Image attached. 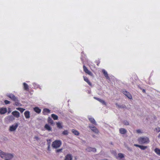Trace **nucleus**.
I'll list each match as a JSON object with an SVG mask.
<instances>
[{
  "label": "nucleus",
  "mask_w": 160,
  "mask_h": 160,
  "mask_svg": "<svg viewBox=\"0 0 160 160\" xmlns=\"http://www.w3.org/2000/svg\"><path fill=\"white\" fill-rule=\"evenodd\" d=\"M156 130L158 132H160V128L157 127L156 128Z\"/></svg>",
  "instance_id": "nucleus-37"
},
{
  "label": "nucleus",
  "mask_w": 160,
  "mask_h": 160,
  "mask_svg": "<svg viewBox=\"0 0 160 160\" xmlns=\"http://www.w3.org/2000/svg\"><path fill=\"white\" fill-rule=\"evenodd\" d=\"M111 153L114 154V155H116V152L115 151L112 150L111 151Z\"/></svg>",
  "instance_id": "nucleus-38"
},
{
  "label": "nucleus",
  "mask_w": 160,
  "mask_h": 160,
  "mask_svg": "<svg viewBox=\"0 0 160 160\" xmlns=\"http://www.w3.org/2000/svg\"><path fill=\"white\" fill-rule=\"evenodd\" d=\"M62 149H57V150H56V152H61L62 151Z\"/></svg>",
  "instance_id": "nucleus-40"
},
{
  "label": "nucleus",
  "mask_w": 160,
  "mask_h": 160,
  "mask_svg": "<svg viewBox=\"0 0 160 160\" xmlns=\"http://www.w3.org/2000/svg\"><path fill=\"white\" fill-rule=\"evenodd\" d=\"M62 144L60 140H56L53 142L52 143V147L53 148H59Z\"/></svg>",
  "instance_id": "nucleus-2"
},
{
  "label": "nucleus",
  "mask_w": 160,
  "mask_h": 160,
  "mask_svg": "<svg viewBox=\"0 0 160 160\" xmlns=\"http://www.w3.org/2000/svg\"><path fill=\"white\" fill-rule=\"evenodd\" d=\"M118 157H116L117 159H118V158H119L120 159H122L124 157V154L122 153H119L118 154Z\"/></svg>",
  "instance_id": "nucleus-24"
},
{
  "label": "nucleus",
  "mask_w": 160,
  "mask_h": 160,
  "mask_svg": "<svg viewBox=\"0 0 160 160\" xmlns=\"http://www.w3.org/2000/svg\"><path fill=\"white\" fill-rule=\"evenodd\" d=\"M44 128L49 131H51L52 130L51 128L47 124L45 125Z\"/></svg>",
  "instance_id": "nucleus-19"
},
{
  "label": "nucleus",
  "mask_w": 160,
  "mask_h": 160,
  "mask_svg": "<svg viewBox=\"0 0 160 160\" xmlns=\"http://www.w3.org/2000/svg\"><path fill=\"white\" fill-rule=\"evenodd\" d=\"M4 102L6 104H9L10 103V102L7 100H5Z\"/></svg>",
  "instance_id": "nucleus-34"
},
{
  "label": "nucleus",
  "mask_w": 160,
  "mask_h": 160,
  "mask_svg": "<svg viewBox=\"0 0 160 160\" xmlns=\"http://www.w3.org/2000/svg\"><path fill=\"white\" fill-rule=\"evenodd\" d=\"M9 119L11 120H13L14 119V118L12 116H10L9 117Z\"/></svg>",
  "instance_id": "nucleus-35"
},
{
  "label": "nucleus",
  "mask_w": 160,
  "mask_h": 160,
  "mask_svg": "<svg viewBox=\"0 0 160 160\" xmlns=\"http://www.w3.org/2000/svg\"><path fill=\"white\" fill-rule=\"evenodd\" d=\"M147 148H148L147 146L140 145V148L142 150H145V149H147Z\"/></svg>",
  "instance_id": "nucleus-32"
},
{
  "label": "nucleus",
  "mask_w": 160,
  "mask_h": 160,
  "mask_svg": "<svg viewBox=\"0 0 160 160\" xmlns=\"http://www.w3.org/2000/svg\"><path fill=\"white\" fill-rule=\"evenodd\" d=\"M34 138L35 139H36V140H38V139H39L38 138V137H37V136H35V137Z\"/></svg>",
  "instance_id": "nucleus-44"
},
{
  "label": "nucleus",
  "mask_w": 160,
  "mask_h": 160,
  "mask_svg": "<svg viewBox=\"0 0 160 160\" xmlns=\"http://www.w3.org/2000/svg\"><path fill=\"white\" fill-rule=\"evenodd\" d=\"M51 117L54 120H56L58 119V116L54 114H52L51 115Z\"/></svg>",
  "instance_id": "nucleus-27"
},
{
  "label": "nucleus",
  "mask_w": 160,
  "mask_h": 160,
  "mask_svg": "<svg viewBox=\"0 0 160 160\" xmlns=\"http://www.w3.org/2000/svg\"><path fill=\"white\" fill-rule=\"evenodd\" d=\"M12 114L16 118H18L20 117L19 112L17 111H15L12 112Z\"/></svg>",
  "instance_id": "nucleus-7"
},
{
  "label": "nucleus",
  "mask_w": 160,
  "mask_h": 160,
  "mask_svg": "<svg viewBox=\"0 0 160 160\" xmlns=\"http://www.w3.org/2000/svg\"><path fill=\"white\" fill-rule=\"evenodd\" d=\"M34 110L37 113H39L41 112V109L38 107L34 108Z\"/></svg>",
  "instance_id": "nucleus-21"
},
{
  "label": "nucleus",
  "mask_w": 160,
  "mask_h": 160,
  "mask_svg": "<svg viewBox=\"0 0 160 160\" xmlns=\"http://www.w3.org/2000/svg\"><path fill=\"white\" fill-rule=\"evenodd\" d=\"M123 123L126 125H129V123L128 122H127V121H124L123 122Z\"/></svg>",
  "instance_id": "nucleus-36"
},
{
  "label": "nucleus",
  "mask_w": 160,
  "mask_h": 160,
  "mask_svg": "<svg viewBox=\"0 0 160 160\" xmlns=\"http://www.w3.org/2000/svg\"><path fill=\"white\" fill-rule=\"evenodd\" d=\"M17 110L20 111L22 113L25 110V109L21 108H16Z\"/></svg>",
  "instance_id": "nucleus-29"
},
{
  "label": "nucleus",
  "mask_w": 160,
  "mask_h": 160,
  "mask_svg": "<svg viewBox=\"0 0 160 160\" xmlns=\"http://www.w3.org/2000/svg\"><path fill=\"white\" fill-rule=\"evenodd\" d=\"M83 69L84 71L87 74L90 75H92V73L89 70L85 65H83Z\"/></svg>",
  "instance_id": "nucleus-5"
},
{
  "label": "nucleus",
  "mask_w": 160,
  "mask_h": 160,
  "mask_svg": "<svg viewBox=\"0 0 160 160\" xmlns=\"http://www.w3.org/2000/svg\"><path fill=\"white\" fill-rule=\"evenodd\" d=\"M57 127L59 128H62V126L61 125V124L59 122H57L56 123Z\"/></svg>",
  "instance_id": "nucleus-30"
},
{
  "label": "nucleus",
  "mask_w": 160,
  "mask_h": 160,
  "mask_svg": "<svg viewBox=\"0 0 160 160\" xmlns=\"http://www.w3.org/2000/svg\"><path fill=\"white\" fill-rule=\"evenodd\" d=\"M83 78L84 79V80L91 87H92V83L91 82L89 81V79H88V78L85 76H83Z\"/></svg>",
  "instance_id": "nucleus-8"
},
{
  "label": "nucleus",
  "mask_w": 160,
  "mask_h": 160,
  "mask_svg": "<svg viewBox=\"0 0 160 160\" xmlns=\"http://www.w3.org/2000/svg\"><path fill=\"white\" fill-rule=\"evenodd\" d=\"M6 153L2 152L1 150H0V157L3 158L5 157Z\"/></svg>",
  "instance_id": "nucleus-26"
},
{
  "label": "nucleus",
  "mask_w": 160,
  "mask_h": 160,
  "mask_svg": "<svg viewBox=\"0 0 160 160\" xmlns=\"http://www.w3.org/2000/svg\"><path fill=\"white\" fill-rule=\"evenodd\" d=\"M136 132L137 133H141V131L140 129H138L136 130Z\"/></svg>",
  "instance_id": "nucleus-39"
},
{
  "label": "nucleus",
  "mask_w": 160,
  "mask_h": 160,
  "mask_svg": "<svg viewBox=\"0 0 160 160\" xmlns=\"http://www.w3.org/2000/svg\"><path fill=\"white\" fill-rule=\"evenodd\" d=\"M23 85L24 90L27 91H28L29 90V86L28 84L25 82H24L23 83Z\"/></svg>",
  "instance_id": "nucleus-17"
},
{
  "label": "nucleus",
  "mask_w": 160,
  "mask_h": 160,
  "mask_svg": "<svg viewBox=\"0 0 160 160\" xmlns=\"http://www.w3.org/2000/svg\"><path fill=\"white\" fill-rule=\"evenodd\" d=\"M123 93L127 96L129 99H131L132 98V96L129 92L126 91H123Z\"/></svg>",
  "instance_id": "nucleus-9"
},
{
  "label": "nucleus",
  "mask_w": 160,
  "mask_h": 160,
  "mask_svg": "<svg viewBox=\"0 0 160 160\" xmlns=\"http://www.w3.org/2000/svg\"><path fill=\"white\" fill-rule=\"evenodd\" d=\"M119 132L122 134H124L126 133L127 132V131L124 128H121L119 129Z\"/></svg>",
  "instance_id": "nucleus-13"
},
{
  "label": "nucleus",
  "mask_w": 160,
  "mask_h": 160,
  "mask_svg": "<svg viewBox=\"0 0 160 160\" xmlns=\"http://www.w3.org/2000/svg\"><path fill=\"white\" fill-rule=\"evenodd\" d=\"M62 134L63 135H67L68 134V132L67 130H65L62 132Z\"/></svg>",
  "instance_id": "nucleus-31"
},
{
  "label": "nucleus",
  "mask_w": 160,
  "mask_h": 160,
  "mask_svg": "<svg viewBox=\"0 0 160 160\" xmlns=\"http://www.w3.org/2000/svg\"><path fill=\"white\" fill-rule=\"evenodd\" d=\"M65 160H72V155L70 154L67 155L65 157Z\"/></svg>",
  "instance_id": "nucleus-18"
},
{
  "label": "nucleus",
  "mask_w": 160,
  "mask_h": 160,
  "mask_svg": "<svg viewBox=\"0 0 160 160\" xmlns=\"http://www.w3.org/2000/svg\"><path fill=\"white\" fill-rule=\"evenodd\" d=\"M18 123H16L15 125H13L10 126L9 128V131L11 132L15 131L18 128Z\"/></svg>",
  "instance_id": "nucleus-3"
},
{
  "label": "nucleus",
  "mask_w": 160,
  "mask_h": 160,
  "mask_svg": "<svg viewBox=\"0 0 160 160\" xmlns=\"http://www.w3.org/2000/svg\"><path fill=\"white\" fill-rule=\"evenodd\" d=\"M50 112V110L48 108H44L43 109L42 113L44 115H47Z\"/></svg>",
  "instance_id": "nucleus-12"
},
{
  "label": "nucleus",
  "mask_w": 160,
  "mask_h": 160,
  "mask_svg": "<svg viewBox=\"0 0 160 160\" xmlns=\"http://www.w3.org/2000/svg\"><path fill=\"white\" fill-rule=\"evenodd\" d=\"M48 141H49L50 142L51 141V140L50 139H49L48 140H47Z\"/></svg>",
  "instance_id": "nucleus-47"
},
{
  "label": "nucleus",
  "mask_w": 160,
  "mask_h": 160,
  "mask_svg": "<svg viewBox=\"0 0 160 160\" xmlns=\"http://www.w3.org/2000/svg\"><path fill=\"white\" fill-rule=\"evenodd\" d=\"M88 119L91 123L95 125H96V122L94 118L92 117L89 118Z\"/></svg>",
  "instance_id": "nucleus-15"
},
{
  "label": "nucleus",
  "mask_w": 160,
  "mask_h": 160,
  "mask_svg": "<svg viewBox=\"0 0 160 160\" xmlns=\"http://www.w3.org/2000/svg\"><path fill=\"white\" fill-rule=\"evenodd\" d=\"M75 159L76 160V159H77V158H76V157H75Z\"/></svg>",
  "instance_id": "nucleus-49"
},
{
  "label": "nucleus",
  "mask_w": 160,
  "mask_h": 160,
  "mask_svg": "<svg viewBox=\"0 0 160 160\" xmlns=\"http://www.w3.org/2000/svg\"><path fill=\"white\" fill-rule=\"evenodd\" d=\"M86 150L88 152H96V149L95 148H92L90 147H88L86 149Z\"/></svg>",
  "instance_id": "nucleus-14"
},
{
  "label": "nucleus",
  "mask_w": 160,
  "mask_h": 160,
  "mask_svg": "<svg viewBox=\"0 0 160 160\" xmlns=\"http://www.w3.org/2000/svg\"><path fill=\"white\" fill-rule=\"evenodd\" d=\"M8 97L10 98L13 101H17V99L15 96L12 94H10L8 96Z\"/></svg>",
  "instance_id": "nucleus-11"
},
{
  "label": "nucleus",
  "mask_w": 160,
  "mask_h": 160,
  "mask_svg": "<svg viewBox=\"0 0 160 160\" xmlns=\"http://www.w3.org/2000/svg\"><path fill=\"white\" fill-rule=\"evenodd\" d=\"M48 122L51 125H52L53 123V121L50 117H49L48 118Z\"/></svg>",
  "instance_id": "nucleus-25"
},
{
  "label": "nucleus",
  "mask_w": 160,
  "mask_h": 160,
  "mask_svg": "<svg viewBox=\"0 0 160 160\" xmlns=\"http://www.w3.org/2000/svg\"><path fill=\"white\" fill-rule=\"evenodd\" d=\"M158 137L159 138H160V133L159 134V135L158 136Z\"/></svg>",
  "instance_id": "nucleus-46"
},
{
  "label": "nucleus",
  "mask_w": 160,
  "mask_h": 160,
  "mask_svg": "<svg viewBox=\"0 0 160 160\" xmlns=\"http://www.w3.org/2000/svg\"><path fill=\"white\" fill-rule=\"evenodd\" d=\"M50 143H48V150H49V148H50Z\"/></svg>",
  "instance_id": "nucleus-45"
},
{
  "label": "nucleus",
  "mask_w": 160,
  "mask_h": 160,
  "mask_svg": "<svg viewBox=\"0 0 160 160\" xmlns=\"http://www.w3.org/2000/svg\"><path fill=\"white\" fill-rule=\"evenodd\" d=\"M138 141L141 144H147L150 142L149 138L147 137H140L138 138Z\"/></svg>",
  "instance_id": "nucleus-1"
},
{
  "label": "nucleus",
  "mask_w": 160,
  "mask_h": 160,
  "mask_svg": "<svg viewBox=\"0 0 160 160\" xmlns=\"http://www.w3.org/2000/svg\"><path fill=\"white\" fill-rule=\"evenodd\" d=\"M143 92H145V90H143Z\"/></svg>",
  "instance_id": "nucleus-48"
},
{
  "label": "nucleus",
  "mask_w": 160,
  "mask_h": 160,
  "mask_svg": "<svg viewBox=\"0 0 160 160\" xmlns=\"http://www.w3.org/2000/svg\"><path fill=\"white\" fill-rule=\"evenodd\" d=\"M116 104L117 105V106L119 108H126V106L124 105H119L117 103H116Z\"/></svg>",
  "instance_id": "nucleus-28"
},
{
  "label": "nucleus",
  "mask_w": 160,
  "mask_h": 160,
  "mask_svg": "<svg viewBox=\"0 0 160 160\" xmlns=\"http://www.w3.org/2000/svg\"><path fill=\"white\" fill-rule=\"evenodd\" d=\"M7 112V108H0V113L3 114Z\"/></svg>",
  "instance_id": "nucleus-10"
},
{
  "label": "nucleus",
  "mask_w": 160,
  "mask_h": 160,
  "mask_svg": "<svg viewBox=\"0 0 160 160\" xmlns=\"http://www.w3.org/2000/svg\"><path fill=\"white\" fill-rule=\"evenodd\" d=\"M24 114L26 118H30V112L28 111H25Z\"/></svg>",
  "instance_id": "nucleus-16"
},
{
  "label": "nucleus",
  "mask_w": 160,
  "mask_h": 160,
  "mask_svg": "<svg viewBox=\"0 0 160 160\" xmlns=\"http://www.w3.org/2000/svg\"><path fill=\"white\" fill-rule=\"evenodd\" d=\"M89 127L91 130L96 133H98L99 131L98 129L94 126H89Z\"/></svg>",
  "instance_id": "nucleus-6"
},
{
  "label": "nucleus",
  "mask_w": 160,
  "mask_h": 160,
  "mask_svg": "<svg viewBox=\"0 0 160 160\" xmlns=\"http://www.w3.org/2000/svg\"><path fill=\"white\" fill-rule=\"evenodd\" d=\"M108 160V159H103V160Z\"/></svg>",
  "instance_id": "nucleus-50"
},
{
  "label": "nucleus",
  "mask_w": 160,
  "mask_h": 160,
  "mask_svg": "<svg viewBox=\"0 0 160 160\" xmlns=\"http://www.w3.org/2000/svg\"><path fill=\"white\" fill-rule=\"evenodd\" d=\"M97 62V64L98 66H99V63H100V60H98V61Z\"/></svg>",
  "instance_id": "nucleus-43"
},
{
  "label": "nucleus",
  "mask_w": 160,
  "mask_h": 160,
  "mask_svg": "<svg viewBox=\"0 0 160 160\" xmlns=\"http://www.w3.org/2000/svg\"><path fill=\"white\" fill-rule=\"evenodd\" d=\"M72 132L74 135H76L78 136L79 134V132L75 129H72Z\"/></svg>",
  "instance_id": "nucleus-23"
},
{
  "label": "nucleus",
  "mask_w": 160,
  "mask_h": 160,
  "mask_svg": "<svg viewBox=\"0 0 160 160\" xmlns=\"http://www.w3.org/2000/svg\"><path fill=\"white\" fill-rule=\"evenodd\" d=\"M154 152L158 156H160V149L156 148L154 150Z\"/></svg>",
  "instance_id": "nucleus-20"
},
{
  "label": "nucleus",
  "mask_w": 160,
  "mask_h": 160,
  "mask_svg": "<svg viewBox=\"0 0 160 160\" xmlns=\"http://www.w3.org/2000/svg\"><path fill=\"white\" fill-rule=\"evenodd\" d=\"M102 72L105 76V77L107 79H108L109 78V77L108 76V74L107 72L104 70H102Z\"/></svg>",
  "instance_id": "nucleus-22"
},
{
  "label": "nucleus",
  "mask_w": 160,
  "mask_h": 160,
  "mask_svg": "<svg viewBox=\"0 0 160 160\" xmlns=\"http://www.w3.org/2000/svg\"><path fill=\"white\" fill-rule=\"evenodd\" d=\"M94 99H95L98 100L99 101L100 100V99H100V98H97V97H94Z\"/></svg>",
  "instance_id": "nucleus-41"
},
{
  "label": "nucleus",
  "mask_w": 160,
  "mask_h": 160,
  "mask_svg": "<svg viewBox=\"0 0 160 160\" xmlns=\"http://www.w3.org/2000/svg\"><path fill=\"white\" fill-rule=\"evenodd\" d=\"M99 102H101L102 104L103 105H106V103L105 101L101 99H100V100L99 101Z\"/></svg>",
  "instance_id": "nucleus-33"
},
{
  "label": "nucleus",
  "mask_w": 160,
  "mask_h": 160,
  "mask_svg": "<svg viewBox=\"0 0 160 160\" xmlns=\"http://www.w3.org/2000/svg\"><path fill=\"white\" fill-rule=\"evenodd\" d=\"M13 157V155L11 153H6L5 155V157L4 158H5V160H6L7 159L9 160L10 159H12Z\"/></svg>",
  "instance_id": "nucleus-4"
},
{
  "label": "nucleus",
  "mask_w": 160,
  "mask_h": 160,
  "mask_svg": "<svg viewBox=\"0 0 160 160\" xmlns=\"http://www.w3.org/2000/svg\"><path fill=\"white\" fill-rule=\"evenodd\" d=\"M134 146H136V147H139V148H140V145H139L137 144H134Z\"/></svg>",
  "instance_id": "nucleus-42"
},
{
  "label": "nucleus",
  "mask_w": 160,
  "mask_h": 160,
  "mask_svg": "<svg viewBox=\"0 0 160 160\" xmlns=\"http://www.w3.org/2000/svg\"><path fill=\"white\" fill-rule=\"evenodd\" d=\"M6 160H8V159H6Z\"/></svg>",
  "instance_id": "nucleus-51"
}]
</instances>
